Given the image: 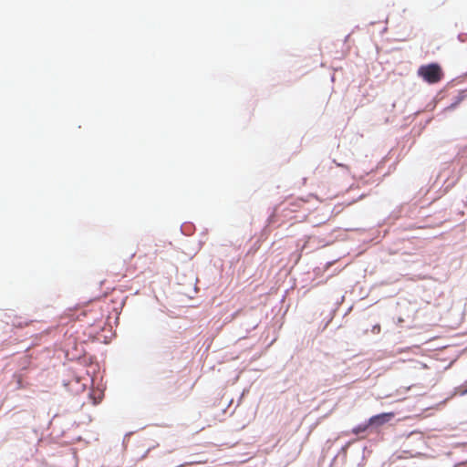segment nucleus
<instances>
[{
	"mask_svg": "<svg viewBox=\"0 0 467 467\" xmlns=\"http://www.w3.org/2000/svg\"><path fill=\"white\" fill-rule=\"evenodd\" d=\"M418 75L429 84L438 83L443 78L441 67L435 63L421 66L418 69Z\"/></svg>",
	"mask_w": 467,
	"mask_h": 467,
	"instance_id": "obj_1",
	"label": "nucleus"
},
{
	"mask_svg": "<svg viewBox=\"0 0 467 467\" xmlns=\"http://www.w3.org/2000/svg\"><path fill=\"white\" fill-rule=\"evenodd\" d=\"M393 417V412L381 413L369 418L368 422L372 427H379L389 422Z\"/></svg>",
	"mask_w": 467,
	"mask_h": 467,
	"instance_id": "obj_2",
	"label": "nucleus"
},
{
	"mask_svg": "<svg viewBox=\"0 0 467 467\" xmlns=\"http://www.w3.org/2000/svg\"><path fill=\"white\" fill-rule=\"evenodd\" d=\"M14 378L16 380V389H24L27 388L28 383L24 382L23 377L21 374H15Z\"/></svg>",
	"mask_w": 467,
	"mask_h": 467,
	"instance_id": "obj_3",
	"label": "nucleus"
},
{
	"mask_svg": "<svg viewBox=\"0 0 467 467\" xmlns=\"http://www.w3.org/2000/svg\"><path fill=\"white\" fill-rule=\"evenodd\" d=\"M368 427H370V424L369 422L368 421L367 423H364V424H360V425H358L357 427H355L353 430H352V432L354 434H359L361 432H364L366 431Z\"/></svg>",
	"mask_w": 467,
	"mask_h": 467,
	"instance_id": "obj_4",
	"label": "nucleus"
},
{
	"mask_svg": "<svg viewBox=\"0 0 467 467\" xmlns=\"http://www.w3.org/2000/svg\"><path fill=\"white\" fill-rule=\"evenodd\" d=\"M374 329H375V330H379V329H380V327H379V326H378V327H374Z\"/></svg>",
	"mask_w": 467,
	"mask_h": 467,
	"instance_id": "obj_5",
	"label": "nucleus"
},
{
	"mask_svg": "<svg viewBox=\"0 0 467 467\" xmlns=\"http://www.w3.org/2000/svg\"><path fill=\"white\" fill-rule=\"evenodd\" d=\"M374 329H375V330H379V329H380V327H379V326H378V327H374Z\"/></svg>",
	"mask_w": 467,
	"mask_h": 467,
	"instance_id": "obj_6",
	"label": "nucleus"
},
{
	"mask_svg": "<svg viewBox=\"0 0 467 467\" xmlns=\"http://www.w3.org/2000/svg\"><path fill=\"white\" fill-rule=\"evenodd\" d=\"M456 467H465V466L462 464V465H457Z\"/></svg>",
	"mask_w": 467,
	"mask_h": 467,
	"instance_id": "obj_7",
	"label": "nucleus"
}]
</instances>
